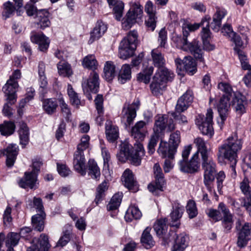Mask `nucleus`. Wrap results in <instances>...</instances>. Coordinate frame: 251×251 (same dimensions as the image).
<instances>
[{
    "label": "nucleus",
    "instance_id": "1",
    "mask_svg": "<svg viewBox=\"0 0 251 251\" xmlns=\"http://www.w3.org/2000/svg\"><path fill=\"white\" fill-rule=\"evenodd\" d=\"M167 222V218L161 219L157 220L153 225L154 230L161 241V244L166 246L174 240L171 251H184L188 246V236L185 233L177 234L173 230L168 231Z\"/></svg>",
    "mask_w": 251,
    "mask_h": 251
},
{
    "label": "nucleus",
    "instance_id": "2",
    "mask_svg": "<svg viewBox=\"0 0 251 251\" xmlns=\"http://www.w3.org/2000/svg\"><path fill=\"white\" fill-rule=\"evenodd\" d=\"M194 142L198 148V151H200L201 157V166L204 171V184L208 190L211 192L212 191V184L215 179L216 173V163L209 155L205 142L201 138H197Z\"/></svg>",
    "mask_w": 251,
    "mask_h": 251
},
{
    "label": "nucleus",
    "instance_id": "3",
    "mask_svg": "<svg viewBox=\"0 0 251 251\" xmlns=\"http://www.w3.org/2000/svg\"><path fill=\"white\" fill-rule=\"evenodd\" d=\"M242 144V140L238 139L237 136H231L219 147L218 159L224 158L229 162L233 177L236 176L235 167L237 162V153L241 150Z\"/></svg>",
    "mask_w": 251,
    "mask_h": 251
},
{
    "label": "nucleus",
    "instance_id": "4",
    "mask_svg": "<svg viewBox=\"0 0 251 251\" xmlns=\"http://www.w3.org/2000/svg\"><path fill=\"white\" fill-rule=\"evenodd\" d=\"M144 154L143 146L141 143H135L133 147L128 142H125L121 143L117 157L121 162H125L128 159L131 164L137 166L141 164Z\"/></svg>",
    "mask_w": 251,
    "mask_h": 251
},
{
    "label": "nucleus",
    "instance_id": "5",
    "mask_svg": "<svg viewBox=\"0 0 251 251\" xmlns=\"http://www.w3.org/2000/svg\"><path fill=\"white\" fill-rule=\"evenodd\" d=\"M19 87L18 81H14L8 79L5 85L2 87V91L4 94L5 103L4 104L2 113L3 115L10 117L13 115L11 106L17 101V92Z\"/></svg>",
    "mask_w": 251,
    "mask_h": 251
},
{
    "label": "nucleus",
    "instance_id": "6",
    "mask_svg": "<svg viewBox=\"0 0 251 251\" xmlns=\"http://www.w3.org/2000/svg\"><path fill=\"white\" fill-rule=\"evenodd\" d=\"M180 142V133L178 130L172 133L168 142L161 139L157 152L162 158L174 159L177 147Z\"/></svg>",
    "mask_w": 251,
    "mask_h": 251
},
{
    "label": "nucleus",
    "instance_id": "7",
    "mask_svg": "<svg viewBox=\"0 0 251 251\" xmlns=\"http://www.w3.org/2000/svg\"><path fill=\"white\" fill-rule=\"evenodd\" d=\"M189 35L188 31L184 30L183 36L178 38L177 41L179 43L177 46L183 50L190 52L197 60L204 63L203 52L201 43L197 39L189 41L188 40Z\"/></svg>",
    "mask_w": 251,
    "mask_h": 251
},
{
    "label": "nucleus",
    "instance_id": "8",
    "mask_svg": "<svg viewBox=\"0 0 251 251\" xmlns=\"http://www.w3.org/2000/svg\"><path fill=\"white\" fill-rule=\"evenodd\" d=\"M89 140L90 137L87 135H84L81 138L80 143L77 145V151L74 156V168L82 176L86 175L85 159L83 151L88 148Z\"/></svg>",
    "mask_w": 251,
    "mask_h": 251
},
{
    "label": "nucleus",
    "instance_id": "9",
    "mask_svg": "<svg viewBox=\"0 0 251 251\" xmlns=\"http://www.w3.org/2000/svg\"><path fill=\"white\" fill-rule=\"evenodd\" d=\"M138 34L135 30L130 31L127 36L120 43L119 46V57L126 59L134 54L137 48Z\"/></svg>",
    "mask_w": 251,
    "mask_h": 251
},
{
    "label": "nucleus",
    "instance_id": "10",
    "mask_svg": "<svg viewBox=\"0 0 251 251\" xmlns=\"http://www.w3.org/2000/svg\"><path fill=\"white\" fill-rule=\"evenodd\" d=\"M166 128L168 132H172L175 129V124L173 119L169 118L168 115L166 114L156 117L153 128V134L163 137Z\"/></svg>",
    "mask_w": 251,
    "mask_h": 251
},
{
    "label": "nucleus",
    "instance_id": "11",
    "mask_svg": "<svg viewBox=\"0 0 251 251\" xmlns=\"http://www.w3.org/2000/svg\"><path fill=\"white\" fill-rule=\"evenodd\" d=\"M153 173L155 181L149 184L148 188L154 195L158 196L160 192L164 191L166 182L162 169L157 163L153 166Z\"/></svg>",
    "mask_w": 251,
    "mask_h": 251
},
{
    "label": "nucleus",
    "instance_id": "12",
    "mask_svg": "<svg viewBox=\"0 0 251 251\" xmlns=\"http://www.w3.org/2000/svg\"><path fill=\"white\" fill-rule=\"evenodd\" d=\"M33 204L39 213L32 216V224L34 229L40 232L43 231L44 228V220L46 214L44 211L42 200L40 198H34Z\"/></svg>",
    "mask_w": 251,
    "mask_h": 251
},
{
    "label": "nucleus",
    "instance_id": "13",
    "mask_svg": "<svg viewBox=\"0 0 251 251\" xmlns=\"http://www.w3.org/2000/svg\"><path fill=\"white\" fill-rule=\"evenodd\" d=\"M143 8L140 5L134 4L130 8L123 19L122 27L125 30H128L136 22L137 19H140L142 16Z\"/></svg>",
    "mask_w": 251,
    "mask_h": 251
},
{
    "label": "nucleus",
    "instance_id": "14",
    "mask_svg": "<svg viewBox=\"0 0 251 251\" xmlns=\"http://www.w3.org/2000/svg\"><path fill=\"white\" fill-rule=\"evenodd\" d=\"M198 149V148L197 147ZM200 151L198 150L188 161L184 162L183 160H179L178 166L181 172L188 174H195L199 172L200 168V162L199 157Z\"/></svg>",
    "mask_w": 251,
    "mask_h": 251
},
{
    "label": "nucleus",
    "instance_id": "15",
    "mask_svg": "<svg viewBox=\"0 0 251 251\" xmlns=\"http://www.w3.org/2000/svg\"><path fill=\"white\" fill-rule=\"evenodd\" d=\"M139 101H134L131 104L125 103L122 110L123 120L125 121V126L126 129L129 128L136 116V111L139 108Z\"/></svg>",
    "mask_w": 251,
    "mask_h": 251
},
{
    "label": "nucleus",
    "instance_id": "16",
    "mask_svg": "<svg viewBox=\"0 0 251 251\" xmlns=\"http://www.w3.org/2000/svg\"><path fill=\"white\" fill-rule=\"evenodd\" d=\"M238 231L237 245L240 248H243L251 240V223H245Z\"/></svg>",
    "mask_w": 251,
    "mask_h": 251
},
{
    "label": "nucleus",
    "instance_id": "17",
    "mask_svg": "<svg viewBox=\"0 0 251 251\" xmlns=\"http://www.w3.org/2000/svg\"><path fill=\"white\" fill-rule=\"evenodd\" d=\"M32 243L26 251H49L51 247L48 236L44 233L41 234L39 238H34Z\"/></svg>",
    "mask_w": 251,
    "mask_h": 251
},
{
    "label": "nucleus",
    "instance_id": "18",
    "mask_svg": "<svg viewBox=\"0 0 251 251\" xmlns=\"http://www.w3.org/2000/svg\"><path fill=\"white\" fill-rule=\"evenodd\" d=\"M218 208L220 209L223 214L221 221L224 232L226 233H229L231 232L234 222L233 215L223 202H220L219 204Z\"/></svg>",
    "mask_w": 251,
    "mask_h": 251
},
{
    "label": "nucleus",
    "instance_id": "19",
    "mask_svg": "<svg viewBox=\"0 0 251 251\" xmlns=\"http://www.w3.org/2000/svg\"><path fill=\"white\" fill-rule=\"evenodd\" d=\"M37 177L36 173L31 171L25 172L24 177L19 181V185L25 189H36L38 188L37 184H38Z\"/></svg>",
    "mask_w": 251,
    "mask_h": 251
},
{
    "label": "nucleus",
    "instance_id": "20",
    "mask_svg": "<svg viewBox=\"0 0 251 251\" xmlns=\"http://www.w3.org/2000/svg\"><path fill=\"white\" fill-rule=\"evenodd\" d=\"M145 11L147 13L148 18L146 20L145 24L147 27L153 31L156 27V8L151 0H148L145 6Z\"/></svg>",
    "mask_w": 251,
    "mask_h": 251
},
{
    "label": "nucleus",
    "instance_id": "21",
    "mask_svg": "<svg viewBox=\"0 0 251 251\" xmlns=\"http://www.w3.org/2000/svg\"><path fill=\"white\" fill-rule=\"evenodd\" d=\"M146 123L143 121L137 122L131 129L130 134L136 141V143H140L143 141L147 133Z\"/></svg>",
    "mask_w": 251,
    "mask_h": 251
},
{
    "label": "nucleus",
    "instance_id": "22",
    "mask_svg": "<svg viewBox=\"0 0 251 251\" xmlns=\"http://www.w3.org/2000/svg\"><path fill=\"white\" fill-rule=\"evenodd\" d=\"M199 129L204 135L211 137L213 134V111L211 108L207 109L206 117L199 126Z\"/></svg>",
    "mask_w": 251,
    "mask_h": 251
},
{
    "label": "nucleus",
    "instance_id": "23",
    "mask_svg": "<svg viewBox=\"0 0 251 251\" xmlns=\"http://www.w3.org/2000/svg\"><path fill=\"white\" fill-rule=\"evenodd\" d=\"M240 188L245 195L243 199V206L251 216V188L249 186L248 179L245 177L240 183Z\"/></svg>",
    "mask_w": 251,
    "mask_h": 251
},
{
    "label": "nucleus",
    "instance_id": "24",
    "mask_svg": "<svg viewBox=\"0 0 251 251\" xmlns=\"http://www.w3.org/2000/svg\"><path fill=\"white\" fill-rule=\"evenodd\" d=\"M193 92L187 90L177 100L175 109L177 112H184L186 110L193 100Z\"/></svg>",
    "mask_w": 251,
    "mask_h": 251
},
{
    "label": "nucleus",
    "instance_id": "25",
    "mask_svg": "<svg viewBox=\"0 0 251 251\" xmlns=\"http://www.w3.org/2000/svg\"><path fill=\"white\" fill-rule=\"evenodd\" d=\"M31 41L38 45V48L42 51H45L49 48L50 40L43 33H37L35 32L31 33Z\"/></svg>",
    "mask_w": 251,
    "mask_h": 251
},
{
    "label": "nucleus",
    "instance_id": "26",
    "mask_svg": "<svg viewBox=\"0 0 251 251\" xmlns=\"http://www.w3.org/2000/svg\"><path fill=\"white\" fill-rule=\"evenodd\" d=\"M50 16V14L47 9L39 10L35 17L38 27L44 29L46 27H49L50 25V22L49 20Z\"/></svg>",
    "mask_w": 251,
    "mask_h": 251
},
{
    "label": "nucleus",
    "instance_id": "27",
    "mask_svg": "<svg viewBox=\"0 0 251 251\" xmlns=\"http://www.w3.org/2000/svg\"><path fill=\"white\" fill-rule=\"evenodd\" d=\"M216 12L213 16V21L210 24L211 28L215 32H218L221 27L222 20L227 14L226 10L223 8L216 7Z\"/></svg>",
    "mask_w": 251,
    "mask_h": 251
},
{
    "label": "nucleus",
    "instance_id": "28",
    "mask_svg": "<svg viewBox=\"0 0 251 251\" xmlns=\"http://www.w3.org/2000/svg\"><path fill=\"white\" fill-rule=\"evenodd\" d=\"M232 102V105L238 114L242 115L246 112V106L248 102L245 96L240 93L235 94Z\"/></svg>",
    "mask_w": 251,
    "mask_h": 251
},
{
    "label": "nucleus",
    "instance_id": "29",
    "mask_svg": "<svg viewBox=\"0 0 251 251\" xmlns=\"http://www.w3.org/2000/svg\"><path fill=\"white\" fill-rule=\"evenodd\" d=\"M5 242L6 247L7 248L6 251H15L13 247L18 245L20 235L16 232H11L8 233L5 237L4 234L1 232V241Z\"/></svg>",
    "mask_w": 251,
    "mask_h": 251
},
{
    "label": "nucleus",
    "instance_id": "30",
    "mask_svg": "<svg viewBox=\"0 0 251 251\" xmlns=\"http://www.w3.org/2000/svg\"><path fill=\"white\" fill-rule=\"evenodd\" d=\"M18 147L15 144L9 145L3 153L6 156V165L8 167L13 166L18 153Z\"/></svg>",
    "mask_w": 251,
    "mask_h": 251
},
{
    "label": "nucleus",
    "instance_id": "31",
    "mask_svg": "<svg viewBox=\"0 0 251 251\" xmlns=\"http://www.w3.org/2000/svg\"><path fill=\"white\" fill-rule=\"evenodd\" d=\"M122 181L125 187L132 192H136L138 190L136 181L134 180L132 173L129 169L124 172L122 176Z\"/></svg>",
    "mask_w": 251,
    "mask_h": 251
},
{
    "label": "nucleus",
    "instance_id": "32",
    "mask_svg": "<svg viewBox=\"0 0 251 251\" xmlns=\"http://www.w3.org/2000/svg\"><path fill=\"white\" fill-rule=\"evenodd\" d=\"M105 128L106 137L109 142L113 143L118 139L119 137L118 127L114 125L111 121H106Z\"/></svg>",
    "mask_w": 251,
    "mask_h": 251
},
{
    "label": "nucleus",
    "instance_id": "33",
    "mask_svg": "<svg viewBox=\"0 0 251 251\" xmlns=\"http://www.w3.org/2000/svg\"><path fill=\"white\" fill-rule=\"evenodd\" d=\"M107 29L106 25L102 21H98L93 30L90 33L91 36L88 43L92 44L95 40L99 39L104 34Z\"/></svg>",
    "mask_w": 251,
    "mask_h": 251
},
{
    "label": "nucleus",
    "instance_id": "34",
    "mask_svg": "<svg viewBox=\"0 0 251 251\" xmlns=\"http://www.w3.org/2000/svg\"><path fill=\"white\" fill-rule=\"evenodd\" d=\"M230 98L227 96L223 95L218 105V111L222 122H224L226 117V114L230 107Z\"/></svg>",
    "mask_w": 251,
    "mask_h": 251
},
{
    "label": "nucleus",
    "instance_id": "35",
    "mask_svg": "<svg viewBox=\"0 0 251 251\" xmlns=\"http://www.w3.org/2000/svg\"><path fill=\"white\" fill-rule=\"evenodd\" d=\"M184 211L183 206L177 205L173 208V211L170 213V216L172 223H170L172 226H175L178 228L180 226V222L178 221L181 218Z\"/></svg>",
    "mask_w": 251,
    "mask_h": 251
},
{
    "label": "nucleus",
    "instance_id": "36",
    "mask_svg": "<svg viewBox=\"0 0 251 251\" xmlns=\"http://www.w3.org/2000/svg\"><path fill=\"white\" fill-rule=\"evenodd\" d=\"M154 76L164 83L168 81H172L174 77V73L169 71L165 66L158 69Z\"/></svg>",
    "mask_w": 251,
    "mask_h": 251
},
{
    "label": "nucleus",
    "instance_id": "37",
    "mask_svg": "<svg viewBox=\"0 0 251 251\" xmlns=\"http://www.w3.org/2000/svg\"><path fill=\"white\" fill-rule=\"evenodd\" d=\"M110 6H113V12L115 19L120 21L123 17L124 4L122 1L117 0H107Z\"/></svg>",
    "mask_w": 251,
    "mask_h": 251
},
{
    "label": "nucleus",
    "instance_id": "38",
    "mask_svg": "<svg viewBox=\"0 0 251 251\" xmlns=\"http://www.w3.org/2000/svg\"><path fill=\"white\" fill-rule=\"evenodd\" d=\"M86 170L88 169V174L92 178L97 181L100 180V169L98 167L97 162L94 159H90L88 162Z\"/></svg>",
    "mask_w": 251,
    "mask_h": 251
},
{
    "label": "nucleus",
    "instance_id": "39",
    "mask_svg": "<svg viewBox=\"0 0 251 251\" xmlns=\"http://www.w3.org/2000/svg\"><path fill=\"white\" fill-rule=\"evenodd\" d=\"M43 110L49 115H52L56 112L58 103L55 99H46L42 100Z\"/></svg>",
    "mask_w": 251,
    "mask_h": 251
},
{
    "label": "nucleus",
    "instance_id": "40",
    "mask_svg": "<svg viewBox=\"0 0 251 251\" xmlns=\"http://www.w3.org/2000/svg\"><path fill=\"white\" fill-rule=\"evenodd\" d=\"M151 230V227H147L143 231L141 237V242L147 249L151 248L155 245V241L150 234Z\"/></svg>",
    "mask_w": 251,
    "mask_h": 251
},
{
    "label": "nucleus",
    "instance_id": "41",
    "mask_svg": "<svg viewBox=\"0 0 251 251\" xmlns=\"http://www.w3.org/2000/svg\"><path fill=\"white\" fill-rule=\"evenodd\" d=\"M99 77L98 74L93 71L87 80V86L91 92L94 94L98 92L99 88Z\"/></svg>",
    "mask_w": 251,
    "mask_h": 251
},
{
    "label": "nucleus",
    "instance_id": "42",
    "mask_svg": "<svg viewBox=\"0 0 251 251\" xmlns=\"http://www.w3.org/2000/svg\"><path fill=\"white\" fill-rule=\"evenodd\" d=\"M183 64V67L188 75H192L197 72V68L196 61L191 56L185 57Z\"/></svg>",
    "mask_w": 251,
    "mask_h": 251
},
{
    "label": "nucleus",
    "instance_id": "43",
    "mask_svg": "<svg viewBox=\"0 0 251 251\" xmlns=\"http://www.w3.org/2000/svg\"><path fill=\"white\" fill-rule=\"evenodd\" d=\"M131 78V68L129 64H124L122 66L118 74V81L121 84L125 83Z\"/></svg>",
    "mask_w": 251,
    "mask_h": 251
},
{
    "label": "nucleus",
    "instance_id": "44",
    "mask_svg": "<svg viewBox=\"0 0 251 251\" xmlns=\"http://www.w3.org/2000/svg\"><path fill=\"white\" fill-rule=\"evenodd\" d=\"M210 20V17L206 15L201 21V24L203 26L201 32L202 42L210 40L211 38V32L209 30V22Z\"/></svg>",
    "mask_w": 251,
    "mask_h": 251
},
{
    "label": "nucleus",
    "instance_id": "45",
    "mask_svg": "<svg viewBox=\"0 0 251 251\" xmlns=\"http://www.w3.org/2000/svg\"><path fill=\"white\" fill-rule=\"evenodd\" d=\"M104 77L107 81L112 80L116 75L115 66L112 61H107L103 69Z\"/></svg>",
    "mask_w": 251,
    "mask_h": 251
},
{
    "label": "nucleus",
    "instance_id": "46",
    "mask_svg": "<svg viewBox=\"0 0 251 251\" xmlns=\"http://www.w3.org/2000/svg\"><path fill=\"white\" fill-rule=\"evenodd\" d=\"M108 189L107 182L104 180L98 185L96 189V198L94 202L97 205L104 198L105 192Z\"/></svg>",
    "mask_w": 251,
    "mask_h": 251
},
{
    "label": "nucleus",
    "instance_id": "47",
    "mask_svg": "<svg viewBox=\"0 0 251 251\" xmlns=\"http://www.w3.org/2000/svg\"><path fill=\"white\" fill-rule=\"evenodd\" d=\"M151 57L155 67L159 69L165 66V60L164 56L157 50H152Z\"/></svg>",
    "mask_w": 251,
    "mask_h": 251
},
{
    "label": "nucleus",
    "instance_id": "48",
    "mask_svg": "<svg viewBox=\"0 0 251 251\" xmlns=\"http://www.w3.org/2000/svg\"><path fill=\"white\" fill-rule=\"evenodd\" d=\"M123 197V194L116 193L111 198L109 203L107 205V209L108 211L116 210L119 207Z\"/></svg>",
    "mask_w": 251,
    "mask_h": 251
},
{
    "label": "nucleus",
    "instance_id": "49",
    "mask_svg": "<svg viewBox=\"0 0 251 251\" xmlns=\"http://www.w3.org/2000/svg\"><path fill=\"white\" fill-rule=\"evenodd\" d=\"M68 94L71 104L76 108H78L81 104L78 94L74 90L72 86L70 84L68 85Z\"/></svg>",
    "mask_w": 251,
    "mask_h": 251
},
{
    "label": "nucleus",
    "instance_id": "50",
    "mask_svg": "<svg viewBox=\"0 0 251 251\" xmlns=\"http://www.w3.org/2000/svg\"><path fill=\"white\" fill-rule=\"evenodd\" d=\"M12 208L8 205L2 215L3 226L5 229L10 228L12 225L13 218L11 215Z\"/></svg>",
    "mask_w": 251,
    "mask_h": 251
},
{
    "label": "nucleus",
    "instance_id": "51",
    "mask_svg": "<svg viewBox=\"0 0 251 251\" xmlns=\"http://www.w3.org/2000/svg\"><path fill=\"white\" fill-rule=\"evenodd\" d=\"M15 125L14 122L11 121H5L3 124H1V135L9 136L15 131Z\"/></svg>",
    "mask_w": 251,
    "mask_h": 251
},
{
    "label": "nucleus",
    "instance_id": "52",
    "mask_svg": "<svg viewBox=\"0 0 251 251\" xmlns=\"http://www.w3.org/2000/svg\"><path fill=\"white\" fill-rule=\"evenodd\" d=\"M153 72V68L150 66L145 69L143 72L139 73L137 76V80L140 82H143L145 84L149 83L151 76Z\"/></svg>",
    "mask_w": 251,
    "mask_h": 251
},
{
    "label": "nucleus",
    "instance_id": "53",
    "mask_svg": "<svg viewBox=\"0 0 251 251\" xmlns=\"http://www.w3.org/2000/svg\"><path fill=\"white\" fill-rule=\"evenodd\" d=\"M165 83L158 79H155V77L153 76L150 88L152 93L155 96H158L160 94L161 91L165 87Z\"/></svg>",
    "mask_w": 251,
    "mask_h": 251
},
{
    "label": "nucleus",
    "instance_id": "54",
    "mask_svg": "<svg viewBox=\"0 0 251 251\" xmlns=\"http://www.w3.org/2000/svg\"><path fill=\"white\" fill-rule=\"evenodd\" d=\"M19 134L21 144L24 145H26L29 140V132L28 128L25 123H22L20 125Z\"/></svg>",
    "mask_w": 251,
    "mask_h": 251
},
{
    "label": "nucleus",
    "instance_id": "55",
    "mask_svg": "<svg viewBox=\"0 0 251 251\" xmlns=\"http://www.w3.org/2000/svg\"><path fill=\"white\" fill-rule=\"evenodd\" d=\"M57 69L60 75L63 76H69L72 74L70 64L64 61H60L57 64Z\"/></svg>",
    "mask_w": 251,
    "mask_h": 251
},
{
    "label": "nucleus",
    "instance_id": "56",
    "mask_svg": "<svg viewBox=\"0 0 251 251\" xmlns=\"http://www.w3.org/2000/svg\"><path fill=\"white\" fill-rule=\"evenodd\" d=\"M130 216H131L134 219L138 220L141 217L142 213L137 207L135 206H131L127 210L125 215V219L126 221H131L132 219L129 217Z\"/></svg>",
    "mask_w": 251,
    "mask_h": 251
},
{
    "label": "nucleus",
    "instance_id": "57",
    "mask_svg": "<svg viewBox=\"0 0 251 251\" xmlns=\"http://www.w3.org/2000/svg\"><path fill=\"white\" fill-rule=\"evenodd\" d=\"M186 211L190 219L196 217L198 214V209L196 206V203L194 201L190 200L188 201L186 206Z\"/></svg>",
    "mask_w": 251,
    "mask_h": 251
},
{
    "label": "nucleus",
    "instance_id": "58",
    "mask_svg": "<svg viewBox=\"0 0 251 251\" xmlns=\"http://www.w3.org/2000/svg\"><path fill=\"white\" fill-rule=\"evenodd\" d=\"M3 6L2 16L4 19L6 20L13 14L15 10L16 9V7H15L10 1H7L4 3Z\"/></svg>",
    "mask_w": 251,
    "mask_h": 251
},
{
    "label": "nucleus",
    "instance_id": "59",
    "mask_svg": "<svg viewBox=\"0 0 251 251\" xmlns=\"http://www.w3.org/2000/svg\"><path fill=\"white\" fill-rule=\"evenodd\" d=\"M83 65L85 67L94 70L97 68V61L94 55H90L83 59Z\"/></svg>",
    "mask_w": 251,
    "mask_h": 251
},
{
    "label": "nucleus",
    "instance_id": "60",
    "mask_svg": "<svg viewBox=\"0 0 251 251\" xmlns=\"http://www.w3.org/2000/svg\"><path fill=\"white\" fill-rule=\"evenodd\" d=\"M159 138L162 139L163 137L158 136L157 135L153 134L151 136L148 145V152L150 154H152L155 151V147H156Z\"/></svg>",
    "mask_w": 251,
    "mask_h": 251
},
{
    "label": "nucleus",
    "instance_id": "61",
    "mask_svg": "<svg viewBox=\"0 0 251 251\" xmlns=\"http://www.w3.org/2000/svg\"><path fill=\"white\" fill-rule=\"evenodd\" d=\"M234 49L238 54L239 58L240 60L242 68L245 70H248L250 71L251 70V66L247 61V56L244 55L243 51L241 50L238 49L237 48H234Z\"/></svg>",
    "mask_w": 251,
    "mask_h": 251
},
{
    "label": "nucleus",
    "instance_id": "62",
    "mask_svg": "<svg viewBox=\"0 0 251 251\" xmlns=\"http://www.w3.org/2000/svg\"><path fill=\"white\" fill-rule=\"evenodd\" d=\"M59 101H60V106L61 110L63 114V116L67 121H69L70 116H71V110L68 104L65 102L63 99H60Z\"/></svg>",
    "mask_w": 251,
    "mask_h": 251
},
{
    "label": "nucleus",
    "instance_id": "63",
    "mask_svg": "<svg viewBox=\"0 0 251 251\" xmlns=\"http://www.w3.org/2000/svg\"><path fill=\"white\" fill-rule=\"evenodd\" d=\"M95 106L97 110L98 114H101L103 111V96L100 94L97 95L94 100Z\"/></svg>",
    "mask_w": 251,
    "mask_h": 251
},
{
    "label": "nucleus",
    "instance_id": "64",
    "mask_svg": "<svg viewBox=\"0 0 251 251\" xmlns=\"http://www.w3.org/2000/svg\"><path fill=\"white\" fill-rule=\"evenodd\" d=\"M57 169L59 174L62 177H66L71 173V171L66 164L57 163Z\"/></svg>",
    "mask_w": 251,
    "mask_h": 251
}]
</instances>
